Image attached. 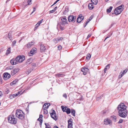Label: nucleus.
<instances>
[{
    "instance_id": "nucleus-1",
    "label": "nucleus",
    "mask_w": 128,
    "mask_h": 128,
    "mask_svg": "<svg viewBox=\"0 0 128 128\" xmlns=\"http://www.w3.org/2000/svg\"><path fill=\"white\" fill-rule=\"evenodd\" d=\"M126 108V106L123 103H121L118 105L117 108L120 116L123 118L126 117L128 114Z\"/></svg>"
},
{
    "instance_id": "nucleus-2",
    "label": "nucleus",
    "mask_w": 128,
    "mask_h": 128,
    "mask_svg": "<svg viewBox=\"0 0 128 128\" xmlns=\"http://www.w3.org/2000/svg\"><path fill=\"white\" fill-rule=\"evenodd\" d=\"M16 115L17 117L21 120H23L24 118V114L23 112L20 110H17Z\"/></svg>"
},
{
    "instance_id": "nucleus-3",
    "label": "nucleus",
    "mask_w": 128,
    "mask_h": 128,
    "mask_svg": "<svg viewBox=\"0 0 128 128\" xmlns=\"http://www.w3.org/2000/svg\"><path fill=\"white\" fill-rule=\"evenodd\" d=\"M123 6H124L123 5H121L116 8L114 10V13H112V14H114L116 15H118L120 14L123 11V9H122V8Z\"/></svg>"
},
{
    "instance_id": "nucleus-4",
    "label": "nucleus",
    "mask_w": 128,
    "mask_h": 128,
    "mask_svg": "<svg viewBox=\"0 0 128 128\" xmlns=\"http://www.w3.org/2000/svg\"><path fill=\"white\" fill-rule=\"evenodd\" d=\"M8 120L9 122L12 124H15L17 122L16 119L14 118V116L13 115L8 116Z\"/></svg>"
},
{
    "instance_id": "nucleus-5",
    "label": "nucleus",
    "mask_w": 128,
    "mask_h": 128,
    "mask_svg": "<svg viewBox=\"0 0 128 128\" xmlns=\"http://www.w3.org/2000/svg\"><path fill=\"white\" fill-rule=\"evenodd\" d=\"M52 112H50V114L51 117L56 121V120L58 119L57 117L56 116V112L55 110L53 109L52 110Z\"/></svg>"
},
{
    "instance_id": "nucleus-6",
    "label": "nucleus",
    "mask_w": 128,
    "mask_h": 128,
    "mask_svg": "<svg viewBox=\"0 0 128 128\" xmlns=\"http://www.w3.org/2000/svg\"><path fill=\"white\" fill-rule=\"evenodd\" d=\"M17 62H22L25 59V58L24 56H18L16 58Z\"/></svg>"
},
{
    "instance_id": "nucleus-7",
    "label": "nucleus",
    "mask_w": 128,
    "mask_h": 128,
    "mask_svg": "<svg viewBox=\"0 0 128 128\" xmlns=\"http://www.w3.org/2000/svg\"><path fill=\"white\" fill-rule=\"evenodd\" d=\"M76 16H68V22H72L73 23H74L76 20Z\"/></svg>"
},
{
    "instance_id": "nucleus-8",
    "label": "nucleus",
    "mask_w": 128,
    "mask_h": 128,
    "mask_svg": "<svg viewBox=\"0 0 128 128\" xmlns=\"http://www.w3.org/2000/svg\"><path fill=\"white\" fill-rule=\"evenodd\" d=\"M61 22L60 24H61L62 25H64L66 24H67L68 21L67 19L64 18H62L61 19Z\"/></svg>"
},
{
    "instance_id": "nucleus-9",
    "label": "nucleus",
    "mask_w": 128,
    "mask_h": 128,
    "mask_svg": "<svg viewBox=\"0 0 128 128\" xmlns=\"http://www.w3.org/2000/svg\"><path fill=\"white\" fill-rule=\"evenodd\" d=\"M4 79L5 80L9 79L10 77V75L8 72H6L3 74Z\"/></svg>"
},
{
    "instance_id": "nucleus-10",
    "label": "nucleus",
    "mask_w": 128,
    "mask_h": 128,
    "mask_svg": "<svg viewBox=\"0 0 128 128\" xmlns=\"http://www.w3.org/2000/svg\"><path fill=\"white\" fill-rule=\"evenodd\" d=\"M19 70V68H16L13 70H12L11 72V74L12 75H14Z\"/></svg>"
},
{
    "instance_id": "nucleus-11",
    "label": "nucleus",
    "mask_w": 128,
    "mask_h": 128,
    "mask_svg": "<svg viewBox=\"0 0 128 128\" xmlns=\"http://www.w3.org/2000/svg\"><path fill=\"white\" fill-rule=\"evenodd\" d=\"M84 17L82 16L81 14H80L78 16V17L77 18L76 22H80L84 19Z\"/></svg>"
},
{
    "instance_id": "nucleus-12",
    "label": "nucleus",
    "mask_w": 128,
    "mask_h": 128,
    "mask_svg": "<svg viewBox=\"0 0 128 128\" xmlns=\"http://www.w3.org/2000/svg\"><path fill=\"white\" fill-rule=\"evenodd\" d=\"M128 71V69H126L124 70L122 72H121L119 76V77L120 78L124 74H126Z\"/></svg>"
},
{
    "instance_id": "nucleus-13",
    "label": "nucleus",
    "mask_w": 128,
    "mask_h": 128,
    "mask_svg": "<svg viewBox=\"0 0 128 128\" xmlns=\"http://www.w3.org/2000/svg\"><path fill=\"white\" fill-rule=\"evenodd\" d=\"M10 62L13 65H15L16 64H18V62L16 58H13L10 60Z\"/></svg>"
},
{
    "instance_id": "nucleus-14",
    "label": "nucleus",
    "mask_w": 128,
    "mask_h": 128,
    "mask_svg": "<svg viewBox=\"0 0 128 128\" xmlns=\"http://www.w3.org/2000/svg\"><path fill=\"white\" fill-rule=\"evenodd\" d=\"M40 52H43L46 50V48L45 46L41 44L40 45Z\"/></svg>"
},
{
    "instance_id": "nucleus-15",
    "label": "nucleus",
    "mask_w": 128,
    "mask_h": 128,
    "mask_svg": "<svg viewBox=\"0 0 128 128\" xmlns=\"http://www.w3.org/2000/svg\"><path fill=\"white\" fill-rule=\"evenodd\" d=\"M36 49L35 48H32L31 50L30 51V53H29V54H30L31 55H29V56H32L34 54L35 52H36Z\"/></svg>"
},
{
    "instance_id": "nucleus-16",
    "label": "nucleus",
    "mask_w": 128,
    "mask_h": 128,
    "mask_svg": "<svg viewBox=\"0 0 128 128\" xmlns=\"http://www.w3.org/2000/svg\"><path fill=\"white\" fill-rule=\"evenodd\" d=\"M104 124L106 125L109 124L111 122V121L108 119H105L104 120Z\"/></svg>"
},
{
    "instance_id": "nucleus-17",
    "label": "nucleus",
    "mask_w": 128,
    "mask_h": 128,
    "mask_svg": "<svg viewBox=\"0 0 128 128\" xmlns=\"http://www.w3.org/2000/svg\"><path fill=\"white\" fill-rule=\"evenodd\" d=\"M92 18L93 17L92 16H90V18H89L88 20L86 22L85 24H84V27H85L86 26L87 24L92 19Z\"/></svg>"
},
{
    "instance_id": "nucleus-18",
    "label": "nucleus",
    "mask_w": 128,
    "mask_h": 128,
    "mask_svg": "<svg viewBox=\"0 0 128 128\" xmlns=\"http://www.w3.org/2000/svg\"><path fill=\"white\" fill-rule=\"evenodd\" d=\"M89 9L90 10H92L94 8V6L92 4L90 3L88 6Z\"/></svg>"
},
{
    "instance_id": "nucleus-19",
    "label": "nucleus",
    "mask_w": 128,
    "mask_h": 128,
    "mask_svg": "<svg viewBox=\"0 0 128 128\" xmlns=\"http://www.w3.org/2000/svg\"><path fill=\"white\" fill-rule=\"evenodd\" d=\"M18 81V79H16L15 80L10 83V85L11 86H12L14 84H16Z\"/></svg>"
},
{
    "instance_id": "nucleus-20",
    "label": "nucleus",
    "mask_w": 128,
    "mask_h": 128,
    "mask_svg": "<svg viewBox=\"0 0 128 128\" xmlns=\"http://www.w3.org/2000/svg\"><path fill=\"white\" fill-rule=\"evenodd\" d=\"M34 43L32 42H29L27 44L26 46L27 48H29L31 46L34 44Z\"/></svg>"
},
{
    "instance_id": "nucleus-21",
    "label": "nucleus",
    "mask_w": 128,
    "mask_h": 128,
    "mask_svg": "<svg viewBox=\"0 0 128 128\" xmlns=\"http://www.w3.org/2000/svg\"><path fill=\"white\" fill-rule=\"evenodd\" d=\"M63 38L62 37H60L58 38H57L55 39V40L56 41V43L58 42H60V41L61 40L63 39Z\"/></svg>"
},
{
    "instance_id": "nucleus-22",
    "label": "nucleus",
    "mask_w": 128,
    "mask_h": 128,
    "mask_svg": "<svg viewBox=\"0 0 128 128\" xmlns=\"http://www.w3.org/2000/svg\"><path fill=\"white\" fill-rule=\"evenodd\" d=\"M63 76V74L62 73H58L56 74V76L58 78L62 77Z\"/></svg>"
},
{
    "instance_id": "nucleus-23",
    "label": "nucleus",
    "mask_w": 128,
    "mask_h": 128,
    "mask_svg": "<svg viewBox=\"0 0 128 128\" xmlns=\"http://www.w3.org/2000/svg\"><path fill=\"white\" fill-rule=\"evenodd\" d=\"M91 2L95 5L97 4L98 0H91Z\"/></svg>"
},
{
    "instance_id": "nucleus-24",
    "label": "nucleus",
    "mask_w": 128,
    "mask_h": 128,
    "mask_svg": "<svg viewBox=\"0 0 128 128\" xmlns=\"http://www.w3.org/2000/svg\"><path fill=\"white\" fill-rule=\"evenodd\" d=\"M88 70V69L84 67L82 68L81 69V71L82 72H87Z\"/></svg>"
},
{
    "instance_id": "nucleus-25",
    "label": "nucleus",
    "mask_w": 128,
    "mask_h": 128,
    "mask_svg": "<svg viewBox=\"0 0 128 128\" xmlns=\"http://www.w3.org/2000/svg\"><path fill=\"white\" fill-rule=\"evenodd\" d=\"M10 48H9L7 50L6 54L7 55L8 54L10 53L11 51H10Z\"/></svg>"
},
{
    "instance_id": "nucleus-26",
    "label": "nucleus",
    "mask_w": 128,
    "mask_h": 128,
    "mask_svg": "<svg viewBox=\"0 0 128 128\" xmlns=\"http://www.w3.org/2000/svg\"><path fill=\"white\" fill-rule=\"evenodd\" d=\"M59 25L60 26V28L61 30H64V25H62L61 24H60Z\"/></svg>"
},
{
    "instance_id": "nucleus-27",
    "label": "nucleus",
    "mask_w": 128,
    "mask_h": 128,
    "mask_svg": "<svg viewBox=\"0 0 128 128\" xmlns=\"http://www.w3.org/2000/svg\"><path fill=\"white\" fill-rule=\"evenodd\" d=\"M68 125H71L72 124V119L71 118L68 121Z\"/></svg>"
},
{
    "instance_id": "nucleus-28",
    "label": "nucleus",
    "mask_w": 128,
    "mask_h": 128,
    "mask_svg": "<svg viewBox=\"0 0 128 128\" xmlns=\"http://www.w3.org/2000/svg\"><path fill=\"white\" fill-rule=\"evenodd\" d=\"M8 38L10 39V40H12V34L10 32L8 34Z\"/></svg>"
},
{
    "instance_id": "nucleus-29",
    "label": "nucleus",
    "mask_w": 128,
    "mask_h": 128,
    "mask_svg": "<svg viewBox=\"0 0 128 128\" xmlns=\"http://www.w3.org/2000/svg\"><path fill=\"white\" fill-rule=\"evenodd\" d=\"M91 56V55L89 53H88L86 57V59L88 60L90 59Z\"/></svg>"
},
{
    "instance_id": "nucleus-30",
    "label": "nucleus",
    "mask_w": 128,
    "mask_h": 128,
    "mask_svg": "<svg viewBox=\"0 0 128 128\" xmlns=\"http://www.w3.org/2000/svg\"><path fill=\"white\" fill-rule=\"evenodd\" d=\"M66 112L67 114H68L70 113L71 112V110L70 108H68L66 109Z\"/></svg>"
},
{
    "instance_id": "nucleus-31",
    "label": "nucleus",
    "mask_w": 128,
    "mask_h": 128,
    "mask_svg": "<svg viewBox=\"0 0 128 128\" xmlns=\"http://www.w3.org/2000/svg\"><path fill=\"white\" fill-rule=\"evenodd\" d=\"M72 114L74 116H75V111L74 109H72L71 112Z\"/></svg>"
},
{
    "instance_id": "nucleus-32",
    "label": "nucleus",
    "mask_w": 128,
    "mask_h": 128,
    "mask_svg": "<svg viewBox=\"0 0 128 128\" xmlns=\"http://www.w3.org/2000/svg\"><path fill=\"white\" fill-rule=\"evenodd\" d=\"M112 6H110L108 9H107L106 11L108 12H110L112 8Z\"/></svg>"
},
{
    "instance_id": "nucleus-33",
    "label": "nucleus",
    "mask_w": 128,
    "mask_h": 128,
    "mask_svg": "<svg viewBox=\"0 0 128 128\" xmlns=\"http://www.w3.org/2000/svg\"><path fill=\"white\" fill-rule=\"evenodd\" d=\"M109 112V111L108 110H104L103 111V114L104 115L106 114Z\"/></svg>"
},
{
    "instance_id": "nucleus-34",
    "label": "nucleus",
    "mask_w": 128,
    "mask_h": 128,
    "mask_svg": "<svg viewBox=\"0 0 128 128\" xmlns=\"http://www.w3.org/2000/svg\"><path fill=\"white\" fill-rule=\"evenodd\" d=\"M32 0H28L27 2L28 4L26 5H25V6H26L28 5H30L32 4V3H31Z\"/></svg>"
},
{
    "instance_id": "nucleus-35",
    "label": "nucleus",
    "mask_w": 128,
    "mask_h": 128,
    "mask_svg": "<svg viewBox=\"0 0 128 128\" xmlns=\"http://www.w3.org/2000/svg\"><path fill=\"white\" fill-rule=\"evenodd\" d=\"M45 124L46 125V128H50V126L48 124L45 123Z\"/></svg>"
},
{
    "instance_id": "nucleus-36",
    "label": "nucleus",
    "mask_w": 128,
    "mask_h": 128,
    "mask_svg": "<svg viewBox=\"0 0 128 128\" xmlns=\"http://www.w3.org/2000/svg\"><path fill=\"white\" fill-rule=\"evenodd\" d=\"M32 71V69H30L28 70L26 72V73L27 74H28L30 73Z\"/></svg>"
},
{
    "instance_id": "nucleus-37",
    "label": "nucleus",
    "mask_w": 128,
    "mask_h": 128,
    "mask_svg": "<svg viewBox=\"0 0 128 128\" xmlns=\"http://www.w3.org/2000/svg\"><path fill=\"white\" fill-rule=\"evenodd\" d=\"M32 59L30 58L29 59H28L27 60V63L30 64L32 62Z\"/></svg>"
},
{
    "instance_id": "nucleus-38",
    "label": "nucleus",
    "mask_w": 128,
    "mask_h": 128,
    "mask_svg": "<svg viewBox=\"0 0 128 128\" xmlns=\"http://www.w3.org/2000/svg\"><path fill=\"white\" fill-rule=\"evenodd\" d=\"M68 12V8H66L64 12V14H66L67 12Z\"/></svg>"
},
{
    "instance_id": "nucleus-39",
    "label": "nucleus",
    "mask_w": 128,
    "mask_h": 128,
    "mask_svg": "<svg viewBox=\"0 0 128 128\" xmlns=\"http://www.w3.org/2000/svg\"><path fill=\"white\" fill-rule=\"evenodd\" d=\"M44 114H48V112L47 110L46 109L44 110Z\"/></svg>"
},
{
    "instance_id": "nucleus-40",
    "label": "nucleus",
    "mask_w": 128,
    "mask_h": 128,
    "mask_svg": "<svg viewBox=\"0 0 128 128\" xmlns=\"http://www.w3.org/2000/svg\"><path fill=\"white\" fill-rule=\"evenodd\" d=\"M112 118L114 122H116V116H112Z\"/></svg>"
},
{
    "instance_id": "nucleus-41",
    "label": "nucleus",
    "mask_w": 128,
    "mask_h": 128,
    "mask_svg": "<svg viewBox=\"0 0 128 128\" xmlns=\"http://www.w3.org/2000/svg\"><path fill=\"white\" fill-rule=\"evenodd\" d=\"M61 108L62 109V111H63V112H65V110H64L65 107H64V106H61Z\"/></svg>"
},
{
    "instance_id": "nucleus-42",
    "label": "nucleus",
    "mask_w": 128,
    "mask_h": 128,
    "mask_svg": "<svg viewBox=\"0 0 128 128\" xmlns=\"http://www.w3.org/2000/svg\"><path fill=\"white\" fill-rule=\"evenodd\" d=\"M48 104L47 103H45L43 106V108L45 109V108H47V105Z\"/></svg>"
},
{
    "instance_id": "nucleus-43",
    "label": "nucleus",
    "mask_w": 128,
    "mask_h": 128,
    "mask_svg": "<svg viewBox=\"0 0 128 128\" xmlns=\"http://www.w3.org/2000/svg\"><path fill=\"white\" fill-rule=\"evenodd\" d=\"M43 19L41 20L40 21L38 22L37 24H38L40 25V24L42 23V22L43 21Z\"/></svg>"
},
{
    "instance_id": "nucleus-44",
    "label": "nucleus",
    "mask_w": 128,
    "mask_h": 128,
    "mask_svg": "<svg viewBox=\"0 0 128 128\" xmlns=\"http://www.w3.org/2000/svg\"><path fill=\"white\" fill-rule=\"evenodd\" d=\"M58 50H60L62 48V47L60 45L58 46Z\"/></svg>"
},
{
    "instance_id": "nucleus-45",
    "label": "nucleus",
    "mask_w": 128,
    "mask_h": 128,
    "mask_svg": "<svg viewBox=\"0 0 128 128\" xmlns=\"http://www.w3.org/2000/svg\"><path fill=\"white\" fill-rule=\"evenodd\" d=\"M63 96L65 98H67V95L66 94H63Z\"/></svg>"
},
{
    "instance_id": "nucleus-46",
    "label": "nucleus",
    "mask_w": 128,
    "mask_h": 128,
    "mask_svg": "<svg viewBox=\"0 0 128 128\" xmlns=\"http://www.w3.org/2000/svg\"><path fill=\"white\" fill-rule=\"evenodd\" d=\"M60 0H57L56 2H55L54 3V4L51 6V7L53 5L56 4L58 1H59Z\"/></svg>"
},
{
    "instance_id": "nucleus-47",
    "label": "nucleus",
    "mask_w": 128,
    "mask_h": 128,
    "mask_svg": "<svg viewBox=\"0 0 128 128\" xmlns=\"http://www.w3.org/2000/svg\"><path fill=\"white\" fill-rule=\"evenodd\" d=\"M103 96V95H101V96L100 97H98V98H97L96 100H99V99H100L101 98V97H102Z\"/></svg>"
},
{
    "instance_id": "nucleus-48",
    "label": "nucleus",
    "mask_w": 128,
    "mask_h": 128,
    "mask_svg": "<svg viewBox=\"0 0 128 128\" xmlns=\"http://www.w3.org/2000/svg\"><path fill=\"white\" fill-rule=\"evenodd\" d=\"M110 65V64H108V65H107L106 67V68L107 69H108L110 68L109 66Z\"/></svg>"
},
{
    "instance_id": "nucleus-49",
    "label": "nucleus",
    "mask_w": 128,
    "mask_h": 128,
    "mask_svg": "<svg viewBox=\"0 0 128 128\" xmlns=\"http://www.w3.org/2000/svg\"><path fill=\"white\" fill-rule=\"evenodd\" d=\"M122 121H123L122 120V119H120V120H119V121H118V124H120V123H122Z\"/></svg>"
},
{
    "instance_id": "nucleus-50",
    "label": "nucleus",
    "mask_w": 128,
    "mask_h": 128,
    "mask_svg": "<svg viewBox=\"0 0 128 128\" xmlns=\"http://www.w3.org/2000/svg\"><path fill=\"white\" fill-rule=\"evenodd\" d=\"M72 124L71 125H68V128H72Z\"/></svg>"
},
{
    "instance_id": "nucleus-51",
    "label": "nucleus",
    "mask_w": 128,
    "mask_h": 128,
    "mask_svg": "<svg viewBox=\"0 0 128 128\" xmlns=\"http://www.w3.org/2000/svg\"><path fill=\"white\" fill-rule=\"evenodd\" d=\"M32 66H33L34 67H35L36 66V63H33L32 64Z\"/></svg>"
},
{
    "instance_id": "nucleus-52",
    "label": "nucleus",
    "mask_w": 128,
    "mask_h": 128,
    "mask_svg": "<svg viewBox=\"0 0 128 128\" xmlns=\"http://www.w3.org/2000/svg\"><path fill=\"white\" fill-rule=\"evenodd\" d=\"M55 11V10H51L49 12V13L50 14L51 13H54Z\"/></svg>"
},
{
    "instance_id": "nucleus-53",
    "label": "nucleus",
    "mask_w": 128,
    "mask_h": 128,
    "mask_svg": "<svg viewBox=\"0 0 128 128\" xmlns=\"http://www.w3.org/2000/svg\"><path fill=\"white\" fill-rule=\"evenodd\" d=\"M16 41L15 40H14L13 42H12V44L13 46H14L15 44H16Z\"/></svg>"
},
{
    "instance_id": "nucleus-54",
    "label": "nucleus",
    "mask_w": 128,
    "mask_h": 128,
    "mask_svg": "<svg viewBox=\"0 0 128 128\" xmlns=\"http://www.w3.org/2000/svg\"><path fill=\"white\" fill-rule=\"evenodd\" d=\"M42 119H40V125H41V126H41L42 124Z\"/></svg>"
},
{
    "instance_id": "nucleus-55",
    "label": "nucleus",
    "mask_w": 128,
    "mask_h": 128,
    "mask_svg": "<svg viewBox=\"0 0 128 128\" xmlns=\"http://www.w3.org/2000/svg\"><path fill=\"white\" fill-rule=\"evenodd\" d=\"M14 98L13 96L12 95H11L10 96V99H12V98Z\"/></svg>"
},
{
    "instance_id": "nucleus-56",
    "label": "nucleus",
    "mask_w": 128,
    "mask_h": 128,
    "mask_svg": "<svg viewBox=\"0 0 128 128\" xmlns=\"http://www.w3.org/2000/svg\"><path fill=\"white\" fill-rule=\"evenodd\" d=\"M36 10V8H33V11L32 12V13L31 14H32Z\"/></svg>"
},
{
    "instance_id": "nucleus-57",
    "label": "nucleus",
    "mask_w": 128,
    "mask_h": 128,
    "mask_svg": "<svg viewBox=\"0 0 128 128\" xmlns=\"http://www.w3.org/2000/svg\"><path fill=\"white\" fill-rule=\"evenodd\" d=\"M91 34H89L87 36V38L88 39V38H89L91 36Z\"/></svg>"
},
{
    "instance_id": "nucleus-58",
    "label": "nucleus",
    "mask_w": 128,
    "mask_h": 128,
    "mask_svg": "<svg viewBox=\"0 0 128 128\" xmlns=\"http://www.w3.org/2000/svg\"><path fill=\"white\" fill-rule=\"evenodd\" d=\"M107 70H108V69H107L106 68H105L104 70V72L106 73Z\"/></svg>"
},
{
    "instance_id": "nucleus-59",
    "label": "nucleus",
    "mask_w": 128,
    "mask_h": 128,
    "mask_svg": "<svg viewBox=\"0 0 128 128\" xmlns=\"http://www.w3.org/2000/svg\"><path fill=\"white\" fill-rule=\"evenodd\" d=\"M2 92L0 91V97L2 96Z\"/></svg>"
},
{
    "instance_id": "nucleus-60",
    "label": "nucleus",
    "mask_w": 128,
    "mask_h": 128,
    "mask_svg": "<svg viewBox=\"0 0 128 128\" xmlns=\"http://www.w3.org/2000/svg\"><path fill=\"white\" fill-rule=\"evenodd\" d=\"M83 72V74L84 75H86V72Z\"/></svg>"
},
{
    "instance_id": "nucleus-61",
    "label": "nucleus",
    "mask_w": 128,
    "mask_h": 128,
    "mask_svg": "<svg viewBox=\"0 0 128 128\" xmlns=\"http://www.w3.org/2000/svg\"><path fill=\"white\" fill-rule=\"evenodd\" d=\"M48 104L47 105V108H47L48 107V106L50 105V103H48Z\"/></svg>"
},
{
    "instance_id": "nucleus-62",
    "label": "nucleus",
    "mask_w": 128,
    "mask_h": 128,
    "mask_svg": "<svg viewBox=\"0 0 128 128\" xmlns=\"http://www.w3.org/2000/svg\"><path fill=\"white\" fill-rule=\"evenodd\" d=\"M43 116L42 114H40V115L39 118H42Z\"/></svg>"
},
{
    "instance_id": "nucleus-63",
    "label": "nucleus",
    "mask_w": 128,
    "mask_h": 128,
    "mask_svg": "<svg viewBox=\"0 0 128 128\" xmlns=\"http://www.w3.org/2000/svg\"><path fill=\"white\" fill-rule=\"evenodd\" d=\"M37 29V27L35 26V27H34V30L35 31V30H36V29Z\"/></svg>"
},
{
    "instance_id": "nucleus-64",
    "label": "nucleus",
    "mask_w": 128,
    "mask_h": 128,
    "mask_svg": "<svg viewBox=\"0 0 128 128\" xmlns=\"http://www.w3.org/2000/svg\"><path fill=\"white\" fill-rule=\"evenodd\" d=\"M40 25L37 23L36 24V25L35 26L37 27V28Z\"/></svg>"
}]
</instances>
